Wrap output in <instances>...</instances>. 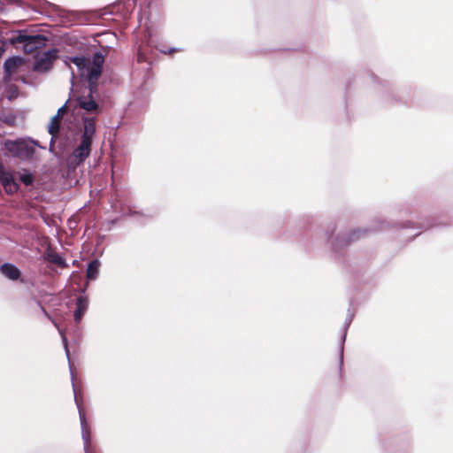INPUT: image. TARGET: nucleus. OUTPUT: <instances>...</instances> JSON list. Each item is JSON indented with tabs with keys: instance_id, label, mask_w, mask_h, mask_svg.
I'll return each mask as SVG.
<instances>
[{
	"instance_id": "1",
	"label": "nucleus",
	"mask_w": 453,
	"mask_h": 453,
	"mask_svg": "<svg viewBox=\"0 0 453 453\" xmlns=\"http://www.w3.org/2000/svg\"><path fill=\"white\" fill-rule=\"evenodd\" d=\"M74 64L81 77L88 80V95L80 96L77 99L81 109L92 116H98L101 111V106L96 102L93 94L97 89V81L102 74L103 65L104 63V55L101 52H96L92 60L84 57H71L67 58L66 64Z\"/></svg>"
},
{
	"instance_id": "2",
	"label": "nucleus",
	"mask_w": 453,
	"mask_h": 453,
	"mask_svg": "<svg viewBox=\"0 0 453 453\" xmlns=\"http://www.w3.org/2000/svg\"><path fill=\"white\" fill-rule=\"evenodd\" d=\"M36 146L42 148L37 142L33 140H7L4 142L5 150L12 157H19L21 160L31 159L35 152Z\"/></svg>"
},
{
	"instance_id": "3",
	"label": "nucleus",
	"mask_w": 453,
	"mask_h": 453,
	"mask_svg": "<svg viewBox=\"0 0 453 453\" xmlns=\"http://www.w3.org/2000/svg\"><path fill=\"white\" fill-rule=\"evenodd\" d=\"M74 391V399L79 410L80 422L81 427V438L83 441L84 453H96V448L92 444V434L90 427L87 422L86 416L81 411L79 401L76 396L74 385L73 384Z\"/></svg>"
},
{
	"instance_id": "4",
	"label": "nucleus",
	"mask_w": 453,
	"mask_h": 453,
	"mask_svg": "<svg viewBox=\"0 0 453 453\" xmlns=\"http://www.w3.org/2000/svg\"><path fill=\"white\" fill-rule=\"evenodd\" d=\"M92 142L81 138L79 146L67 157L69 167L75 168L80 165L89 156Z\"/></svg>"
},
{
	"instance_id": "5",
	"label": "nucleus",
	"mask_w": 453,
	"mask_h": 453,
	"mask_svg": "<svg viewBox=\"0 0 453 453\" xmlns=\"http://www.w3.org/2000/svg\"><path fill=\"white\" fill-rule=\"evenodd\" d=\"M47 38L42 35H28L19 33L14 39L15 42L22 43L25 52L32 53L35 50L42 48L45 45Z\"/></svg>"
},
{
	"instance_id": "6",
	"label": "nucleus",
	"mask_w": 453,
	"mask_h": 453,
	"mask_svg": "<svg viewBox=\"0 0 453 453\" xmlns=\"http://www.w3.org/2000/svg\"><path fill=\"white\" fill-rule=\"evenodd\" d=\"M57 50H50L37 54L33 70L40 73L49 72L53 65L54 60L57 58Z\"/></svg>"
},
{
	"instance_id": "7",
	"label": "nucleus",
	"mask_w": 453,
	"mask_h": 453,
	"mask_svg": "<svg viewBox=\"0 0 453 453\" xmlns=\"http://www.w3.org/2000/svg\"><path fill=\"white\" fill-rule=\"evenodd\" d=\"M24 65V60L20 57H13L5 60L4 64V73L7 76L12 77L19 73Z\"/></svg>"
},
{
	"instance_id": "8",
	"label": "nucleus",
	"mask_w": 453,
	"mask_h": 453,
	"mask_svg": "<svg viewBox=\"0 0 453 453\" xmlns=\"http://www.w3.org/2000/svg\"><path fill=\"white\" fill-rule=\"evenodd\" d=\"M97 116H83V133L81 135L82 139L92 142L93 136L96 133V119Z\"/></svg>"
},
{
	"instance_id": "9",
	"label": "nucleus",
	"mask_w": 453,
	"mask_h": 453,
	"mask_svg": "<svg viewBox=\"0 0 453 453\" xmlns=\"http://www.w3.org/2000/svg\"><path fill=\"white\" fill-rule=\"evenodd\" d=\"M0 183L8 194H14L18 191V184L15 181L12 174L6 170L3 171L0 174Z\"/></svg>"
},
{
	"instance_id": "10",
	"label": "nucleus",
	"mask_w": 453,
	"mask_h": 453,
	"mask_svg": "<svg viewBox=\"0 0 453 453\" xmlns=\"http://www.w3.org/2000/svg\"><path fill=\"white\" fill-rule=\"evenodd\" d=\"M88 307V299L86 296H79L76 300V310L74 311V320L79 323Z\"/></svg>"
},
{
	"instance_id": "11",
	"label": "nucleus",
	"mask_w": 453,
	"mask_h": 453,
	"mask_svg": "<svg viewBox=\"0 0 453 453\" xmlns=\"http://www.w3.org/2000/svg\"><path fill=\"white\" fill-rule=\"evenodd\" d=\"M0 272L4 277L12 280H18L21 274L19 269L17 266L9 263L2 265L0 266Z\"/></svg>"
},
{
	"instance_id": "12",
	"label": "nucleus",
	"mask_w": 453,
	"mask_h": 453,
	"mask_svg": "<svg viewBox=\"0 0 453 453\" xmlns=\"http://www.w3.org/2000/svg\"><path fill=\"white\" fill-rule=\"evenodd\" d=\"M45 259L49 262L57 265L59 267L65 268L68 267L65 260L57 252L49 250L45 253Z\"/></svg>"
},
{
	"instance_id": "13",
	"label": "nucleus",
	"mask_w": 453,
	"mask_h": 453,
	"mask_svg": "<svg viewBox=\"0 0 453 453\" xmlns=\"http://www.w3.org/2000/svg\"><path fill=\"white\" fill-rule=\"evenodd\" d=\"M101 263L98 259L92 260L87 268V278L88 280H96L99 273Z\"/></svg>"
},
{
	"instance_id": "14",
	"label": "nucleus",
	"mask_w": 453,
	"mask_h": 453,
	"mask_svg": "<svg viewBox=\"0 0 453 453\" xmlns=\"http://www.w3.org/2000/svg\"><path fill=\"white\" fill-rule=\"evenodd\" d=\"M19 180L27 186L33 183L34 178L32 173L27 170H22L19 173Z\"/></svg>"
},
{
	"instance_id": "15",
	"label": "nucleus",
	"mask_w": 453,
	"mask_h": 453,
	"mask_svg": "<svg viewBox=\"0 0 453 453\" xmlns=\"http://www.w3.org/2000/svg\"><path fill=\"white\" fill-rule=\"evenodd\" d=\"M59 130V120L55 119V118L52 117L51 121L49 125V133L54 136Z\"/></svg>"
},
{
	"instance_id": "16",
	"label": "nucleus",
	"mask_w": 453,
	"mask_h": 453,
	"mask_svg": "<svg viewBox=\"0 0 453 453\" xmlns=\"http://www.w3.org/2000/svg\"><path fill=\"white\" fill-rule=\"evenodd\" d=\"M158 50L164 54H173V53H175V52H180L182 50L180 48H166V47H158L157 48Z\"/></svg>"
},
{
	"instance_id": "17",
	"label": "nucleus",
	"mask_w": 453,
	"mask_h": 453,
	"mask_svg": "<svg viewBox=\"0 0 453 453\" xmlns=\"http://www.w3.org/2000/svg\"><path fill=\"white\" fill-rule=\"evenodd\" d=\"M353 319V315L352 314H349L348 317L346 318V320H345V328H344V334H343V341L345 340L346 338V334H347V328L349 326L351 321Z\"/></svg>"
},
{
	"instance_id": "18",
	"label": "nucleus",
	"mask_w": 453,
	"mask_h": 453,
	"mask_svg": "<svg viewBox=\"0 0 453 453\" xmlns=\"http://www.w3.org/2000/svg\"><path fill=\"white\" fill-rule=\"evenodd\" d=\"M65 107H66V104H64L63 106H61L58 110L57 114L53 118H55V119H58L59 120L60 118L62 117V115L65 112Z\"/></svg>"
},
{
	"instance_id": "19",
	"label": "nucleus",
	"mask_w": 453,
	"mask_h": 453,
	"mask_svg": "<svg viewBox=\"0 0 453 453\" xmlns=\"http://www.w3.org/2000/svg\"><path fill=\"white\" fill-rule=\"evenodd\" d=\"M62 340H63V343H64V347H65L66 357L69 359L68 343H67V340H66L65 335H62Z\"/></svg>"
},
{
	"instance_id": "20",
	"label": "nucleus",
	"mask_w": 453,
	"mask_h": 453,
	"mask_svg": "<svg viewBox=\"0 0 453 453\" xmlns=\"http://www.w3.org/2000/svg\"><path fill=\"white\" fill-rule=\"evenodd\" d=\"M4 165H2V163L0 162V174L3 173V171H4Z\"/></svg>"
},
{
	"instance_id": "21",
	"label": "nucleus",
	"mask_w": 453,
	"mask_h": 453,
	"mask_svg": "<svg viewBox=\"0 0 453 453\" xmlns=\"http://www.w3.org/2000/svg\"><path fill=\"white\" fill-rule=\"evenodd\" d=\"M20 80L23 83H27V81L25 77H21Z\"/></svg>"
},
{
	"instance_id": "22",
	"label": "nucleus",
	"mask_w": 453,
	"mask_h": 453,
	"mask_svg": "<svg viewBox=\"0 0 453 453\" xmlns=\"http://www.w3.org/2000/svg\"><path fill=\"white\" fill-rule=\"evenodd\" d=\"M42 311H43V313H45V314H46V316H48V317L50 318V316L48 315V313L46 312V311H45L43 308H42Z\"/></svg>"
},
{
	"instance_id": "23",
	"label": "nucleus",
	"mask_w": 453,
	"mask_h": 453,
	"mask_svg": "<svg viewBox=\"0 0 453 453\" xmlns=\"http://www.w3.org/2000/svg\"><path fill=\"white\" fill-rule=\"evenodd\" d=\"M73 79H74V74H73V73L72 72V80H73Z\"/></svg>"
}]
</instances>
